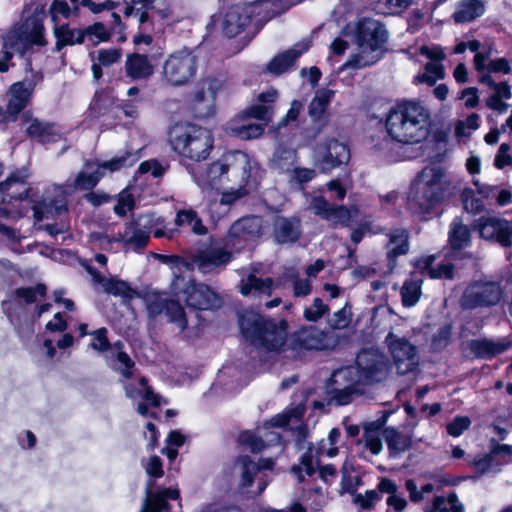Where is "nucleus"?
I'll return each mask as SVG.
<instances>
[{
    "mask_svg": "<svg viewBox=\"0 0 512 512\" xmlns=\"http://www.w3.org/2000/svg\"><path fill=\"white\" fill-rule=\"evenodd\" d=\"M431 127V112L419 101L398 103L386 119L388 134L402 144H417L426 140Z\"/></svg>",
    "mask_w": 512,
    "mask_h": 512,
    "instance_id": "nucleus-1",
    "label": "nucleus"
},
{
    "mask_svg": "<svg viewBox=\"0 0 512 512\" xmlns=\"http://www.w3.org/2000/svg\"><path fill=\"white\" fill-rule=\"evenodd\" d=\"M241 332L253 346L266 351L286 352L288 322L267 319L254 312H245L239 319Z\"/></svg>",
    "mask_w": 512,
    "mask_h": 512,
    "instance_id": "nucleus-2",
    "label": "nucleus"
},
{
    "mask_svg": "<svg viewBox=\"0 0 512 512\" xmlns=\"http://www.w3.org/2000/svg\"><path fill=\"white\" fill-rule=\"evenodd\" d=\"M389 33L385 25L373 18H362L356 24L354 33L357 52L353 53L345 67L361 69L378 62L383 56Z\"/></svg>",
    "mask_w": 512,
    "mask_h": 512,
    "instance_id": "nucleus-3",
    "label": "nucleus"
},
{
    "mask_svg": "<svg viewBox=\"0 0 512 512\" xmlns=\"http://www.w3.org/2000/svg\"><path fill=\"white\" fill-rule=\"evenodd\" d=\"M449 181L442 168L425 167L414 181L408 197V207L416 214H426L444 200Z\"/></svg>",
    "mask_w": 512,
    "mask_h": 512,
    "instance_id": "nucleus-4",
    "label": "nucleus"
},
{
    "mask_svg": "<svg viewBox=\"0 0 512 512\" xmlns=\"http://www.w3.org/2000/svg\"><path fill=\"white\" fill-rule=\"evenodd\" d=\"M249 176L250 161L248 155L241 151L226 153L204 171L193 175L195 182L202 188H214L223 178L240 184L246 183Z\"/></svg>",
    "mask_w": 512,
    "mask_h": 512,
    "instance_id": "nucleus-5",
    "label": "nucleus"
},
{
    "mask_svg": "<svg viewBox=\"0 0 512 512\" xmlns=\"http://www.w3.org/2000/svg\"><path fill=\"white\" fill-rule=\"evenodd\" d=\"M173 275L171 291L175 296L183 294L189 307L209 310L220 306V298L210 287L202 283H195L188 262L177 260L173 267Z\"/></svg>",
    "mask_w": 512,
    "mask_h": 512,
    "instance_id": "nucleus-6",
    "label": "nucleus"
},
{
    "mask_svg": "<svg viewBox=\"0 0 512 512\" xmlns=\"http://www.w3.org/2000/svg\"><path fill=\"white\" fill-rule=\"evenodd\" d=\"M168 135L173 150L192 161L205 160L213 148L211 132L196 125L175 124L170 128Z\"/></svg>",
    "mask_w": 512,
    "mask_h": 512,
    "instance_id": "nucleus-7",
    "label": "nucleus"
},
{
    "mask_svg": "<svg viewBox=\"0 0 512 512\" xmlns=\"http://www.w3.org/2000/svg\"><path fill=\"white\" fill-rule=\"evenodd\" d=\"M200 65L198 48L182 47L170 53L161 66V81L171 88H181L193 83Z\"/></svg>",
    "mask_w": 512,
    "mask_h": 512,
    "instance_id": "nucleus-8",
    "label": "nucleus"
},
{
    "mask_svg": "<svg viewBox=\"0 0 512 512\" xmlns=\"http://www.w3.org/2000/svg\"><path fill=\"white\" fill-rule=\"evenodd\" d=\"M270 0L246 1L235 3L214 17L224 35L235 37L240 34L251 22L253 15H260L262 12L271 13L267 18L274 16L275 11L271 9Z\"/></svg>",
    "mask_w": 512,
    "mask_h": 512,
    "instance_id": "nucleus-9",
    "label": "nucleus"
},
{
    "mask_svg": "<svg viewBox=\"0 0 512 512\" xmlns=\"http://www.w3.org/2000/svg\"><path fill=\"white\" fill-rule=\"evenodd\" d=\"M152 232L157 238L167 237L168 239H172L176 234L175 229L165 230V219L163 217L148 213L126 224L123 233H119L114 240L122 241L125 246L141 249L147 245Z\"/></svg>",
    "mask_w": 512,
    "mask_h": 512,
    "instance_id": "nucleus-10",
    "label": "nucleus"
},
{
    "mask_svg": "<svg viewBox=\"0 0 512 512\" xmlns=\"http://www.w3.org/2000/svg\"><path fill=\"white\" fill-rule=\"evenodd\" d=\"M355 372V378L363 386L373 385L386 380L391 364L388 357L379 349H362L356 357L355 366H350Z\"/></svg>",
    "mask_w": 512,
    "mask_h": 512,
    "instance_id": "nucleus-11",
    "label": "nucleus"
},
{
    "mask_svg": "<svg viewBox=\"0 0 512 512\" xmlns=\"http://www.w3.org/2000/svg\"><path fill=\"white\" fill-rule=\"evenodd\" d=\"M138 159L137 153L126 151L111 160L101 163L98 161H86L83 170L78 173L74 180V188L91 190L104 176V170L115 172L122 168L133 166Z\"/></svg>",
    "mask_w": 512,
    "mask_h": 512,
    "instance_id": "nucleus-12",
    "label": "nucleus"
},
{
    "mask_svg": "<svg viewBox=\"0 0 512 512\" xmlns=\"http://www.w3.org/2000/svg\"><path fill=\"white\" fill-rule=\"evenodd\" d=\"M44 26L36 18L27 19L23 24L15 26L4 37L3 48L14 53H25L33 45H46Z\"/></svg>",
    "mask_w": 512,
    "mask_h": 512,
    "instance_id": "nucleus-13",
    "label": "nucleus"
},
{
    "mask_svg": "<svg viewBox=\"0 0 512 512\" xmlns=\"http://www.w3.org/2000/svg\"><path fill=\"white\" fill-rule=\"evenodd\" d=\"M503 290L494 281H474L464 290L460 298V306L464 310L485 309L499 304Z\"/></svg>",
    "mask_w": 512,
    "mask_h": 512,
    "instance_id": "nucleus-14",
    "label": "nucleus"
},
{
    "mask_svg": "<svg viewBox=\"0 0 512 512\" xmlns=\"http://www.w3.org/2000/svg\"><path fill=\"white\" fill-rule=\"evenodd\" d=\"M385 343L399 374L412 372L419 363L418 349L402 332L393 327L385 337Z\"/></svg>",
    "mask_w": 512,
    "mask_h": 512,
    "instance_id": "nucleus-15",
    "label": "nucleus"
},
{
    "mask_svg": "<svg viewBox=\"0 0 512 512\" xmlns=\"http://www.w3.org/2000/svg\"><path fill=\"white\" fill-rule=\"evenodd\" d=\"M147 312L150 317L165 313L168 320L177 325L180 331H184L187 327V319L183 307L179 302L169 299L165 293L147 292L144 296Z\"/></svg>",
    "mask_w": 512,
    "mask_h": 512,
    "instance_id": "nucleus-16",
    "label": "nucleus"
},
{
    "mask_svg": "<svg viewBox=\"0 0 512 512\" xmlns=\"http://www.w3.org/2000/svg\"><path fill=\"white\" fill-rule=\"evenodd\" d=\"M124 9L126 17L134 16L140 25L152 23L155 17L169 18L172 13L171 0H130Z\"/></svg>",
    "mask_w": 512,
    "mask_h": 512,
    "instance_id": "nucleus-17",
    "label": "nucleus"
},
{
    "mask_svg": "<svg viewBox=\"0 0 512 512\" xmlns=\"http://www.w3.org/2000/svg\"><path fill=\"white\" fill-rule=\"evenodd\" d=\"M356 372L351 367L336 370L332 375L334 389L332 400L337 405H347L363 394V385L355 378Z\"/></svg>",
    "mask_w": 512,
    "mask_h": 512,
    "instance_id": "nucleus-18",
    "label": "nucleus"
},
{
    "mask_svg": "<svg viewBox=\"0 0 512 512\" xmlns=\"http://www.w3.org/2000/svg\"><path fill=\"white\" fill-rule=\"evenodd\" d=\"M42 80V75L38 72H32L22 81L11 85L8 91V103L6 114L15 120L17 115L28 105L35 87Z\"/></svg>",
    "mask_w": 512,
    "mask_h": 512,
    "instance_id": "nucleus-19",
    "label": "nucleus"
},
{
    "mask_svg": "<svg viewBox=\"0 0 512 512\" xmlns=\"http://www.w3.org/2000/svg\"><path fill=\"white\" fill-rule=\"evenodd\" d=\"M325 347V333L315 326H308L299 329L288 338L285 351L296 357L302 350H321Z\"/></svg>",
    "mask_w": 512,
    "mask_h": 512,
    "instance_id": "nucleus-20",
    "label": "nucleus"
},
{
    "mask_svg": "<svg viewBox=\"0 0 512 512\" xmlns=\"http://www.w3.org/2000/svg\"><path fill=\"white\" fill-rule=\"evenodd\" d=\"M232 259L231 251L224 247L212 246L198 251L188 263L191 272L196 267L202 273L219 272Z\"/></svg>",
    "mask_w": 512,
    "mask_h": 512,
    "instance_id": "nucleus-21",
    "label": "nucleus"
},
{
    "mask_svg": "<svg viewBox=\"0 0 512 512\" xmlns=\"http://www.w3.org/2000/svg\"><path fill=\"white\" fill-rule=\"evenodd\" d=\"M349 158L350 151L348 147L335 139L320 145L316 150V161L323 172L346 164Z\"/></svg>",
    "mask_w": 512,
    "mask_h": 512,
    "instance_id": "nucleus-22",
    "label": "nucleus"
},
{
    "mask_svg": "<svg viewBox=\"0 0 512 512\" xmlns=\"http://www.w3.org/2000/svg\"><path fill=\"white\" fill-rule=\"evenodd\" d=\"M475 227L478 229L481 237L485 239H496L503 246L512 244V223L498 217L483 216L480 217Z\"/></svg>",
    "mask_w": 512,
    "mask_h": 512,
    "instance_id": "nucleus-23",
    "label": "nucleus"
},
{
    "mask_svg": "<svg viewBox=\"0 0 512 512\" xmlns=\"http://www.w3.org/2000/svg\"><path fill=\"white\" fill-rule=\"evenodd\" d=\"M29 178L28 170L23 169L11 174L0 183V196L3 203L22 201L28 197L31 190L26 180Z\"/></svg>",
    "mask_w": 512,
    "mask_h": 512,
    "instance_id": "nucleus-24",
    "label": "nucleus"
},
{
    "mask_svg": "<svg viewBox=\"0 0 512 512\" xmlns=\"http://www.w3.org/2000/svg\"><path fill=\"white\" fill-rule=\"evenodd\" d=\"M262 233V219L257 216L245 217L237 220L230 227L227 243L235 247L241 241H247L260 236Z\"/></svg>",
    "mask_w": 512,
    "mask_h": 512,
    "instance_id": "nucleus-25",
    "label": "nucleus"
},
{
    "mask_svg": "<svg viewBox=\"0 0 512 512\" xmlns=\"http://www.w3.org/2000/svg\"><path fill=\"white\" fill-rule=\"evenodd\" d=\"M221 88V81L215 77L209 76L203 78L195 92L194 102L198 110L203 108L201 116H209L213 114L215 108V99Z\"/></svg>",
    "mask_w": 512,
    "mask_h": 512,
    "instance_id": "nucleus-26",
    "label": "nucleus"
},
{
    "mask_svg": "<svg viewBox=\"0 0 512 512\" xmlns=\"http://www.w3.org/2000/svg\"><path fill=\"white\" fill-rule=\"evenodd\" d=\"M275 282L272 278H262L258 276V269L251 267L246 277H242L238 285L239 291L243 296H270L275 288Z\"/></svg>",
    "mask_w": 512,
    "mask_h": 512,
    "instance_id": "nucleus-27",
    "label": "nucleus"
},
{
    "mask_svg": "<svg viewBox=\"0 0 512 512\" xmlns=\"http://www.w3.org/2000/svg\"><path fill=\"white\" fill-rule=\"evenodd\" d=\"M298 449H307L301 456L300 463L291 468V472L297 477L300 483L305 481V477L311 478L315 475V463L312 447L305 441L304 430L299 431V437L296 441Z\"/></svg>",
    "mask_w": 512,
    "mask_h": 512,
    "instance_id": "nucleus-28",
    "label": "nucleus"
},
{
    "mask_svg": "<svg viewBox=\"0 0 512 512\" xmlns=\"http://www.w3.org/2000/svg\"><path fill=\"white\" fill-rule=\"evenodd\" d=\"M125 73L132 80L148 79L154 73V65L147 55L132 53L126 57Z\"/></svg>",
    "mask_w": 512,
    "mask_h": 512,
    "instance_id": "nucleus-29",
    "label": "nucleus"
},
{
    "mask_svg": "<svg viewBox=\"0 0 512 512\" xmlns=\"http://www.w3.org/2000/svg\"><path fill=\"white\" fill-rule=\"evenodd\" d=\"M310 45L311 42L309 40L297 43L292 49L274 57L268 64V70L274 74H281L287 71L292 67L296 59L309 49Z\"/></svg>",
    "mask_w": 512,
    "mask_h": 512,
    "instance_id": "nucleus-30",
    "label": "nucleus"
},
{
    "mask_svg": "<svg viewBox=\"0 0 512 512\" xmlns=\"http://www.w3.org/2000/svg\"><path fill=\"white\" fill-rule=\"evenodd\" d=\"M386 244V254L389 266L393 269L399 256L407 254L409 250V235L405 229L392 230Z\"/></svg>",
    "mask_w": 512,
    "mask_h": 512,
    "instance_id": "nucleus-31",
    "label": "nucleus"
},
{
    "mask_svg": "<svg viewBox=\"0 0 512 512\" xmlns=\"http://www.w3.org/2000/svg\"><path fill=\"white\" fill-rule=\"evenodd\" d=\"M274 237L280 244L293 243L300 237V221L296 218L277 217L273 224Z\"/></svg>",
    "mask_w": 512,
    "mask_h": 512,
    "instance_id": "nucleus-32",
    "label": "nucleus"
},
{
    "mask_svg": "<svg viewBox=\"0 0 512 512\" xmlns=\"http://www.w3.org/2000/svg\"><path fill=\"white\" fill-rule=\"evenodd\" d=\"M87 270L91 274L94 283L100 285L105 293L125 298L132 297L133 290L125 281L115 278H106L91 267H88Z\"/></svg>",
    "mask_w": 512,
    "mask_h": 512,
    "instance_id": "nucleus-33",
    "label": "nucleus"
},
{
    "mask_svg": "<svg viewBox=\"0 0 512 512\" xmlns=\"http://www.w3.org/2000/svg\"><path fill=\"white\" fill-rule=\"evenodd\" d=\"M335 92L331 89H319L309 104V116L312 121L325 123L328 114L327 108L334 97Z\"/></svg>",
    "mask_w": 512,
    "mask_h": 512,
    "instance_id": "nucleus-34",
    "label": "nucleus"
},
{
    "mask_svg": "<svg viewBox=\"0 0 512 512\" xmlns=\"http://www.w3.org/2000/svg\"><path fill=\"white\" fill-rule=\"evenodd\" d=\"M468 346L476 357L489 359L506 351L510 344L505 341H494L484 338L471 340Z\"/></svg>",
    "mask_w": 512,
    "mask_h": 512,
    "instance_id": "nucleus-35",
    "label": "nucleus"
},
{
    "mask_svg": "<svg viewBox=\"0 0 512 512\" xmlns=\"http://www.w3.org/2000/svg\"><path fill=\"white\" fill-rule=\"evenodd\" d=\"M485 7L480 0H463L457 3L456 9L452 15L455 23L462 24L475 20L482 16Z\"/></svg>",
    "mask_w": 512,
    "mask_h": 512,
    "instance_id": "nucleus-36",
    "label": "nucleus"
},
{
    "mask_svg": "<svg viewBox=\"0 0 512 512\" xmlns=\"http://www.w3.org/2000/svg\"><path fill=\"white\" fill-rule=\"evenodd\" d=\"M147 497L141 512H162L168 510L167 499H178L179 491L176 489H163L152 493L151 488L146 491Z\"/></svg>",
    "mask_w": 512,
    "mask_h": 512,
    "instance_id": "nucleus-37",
    "label": "nucleus"
},
{
    "mask_svg": "<svg viewBox=\"0 0 512 512\" xmlns=\"http://www.w3.org/2000/svg\"><path fill=\"white\" fill-rule=\"evenodd\" d=\"M53 33L56 38V51H60L65 46L82 44L84 42L83 29L71 28L68 24L55 25Z\"/></svg>",
    "mask_w": 512,
    "mask_h": 512,
    "instance_id": "nucleus-38",
    "label": "nucleus"
},
{
    "mask_svg": "<svg viewBox=\"0 0 512 512\" xmlns=\"http://www.w3.org/2000/svg\"><path fill=\"white\" fill-rule=\"evenodd\" d=\"M26 132L31 138L37 139L41 143H51L61 139V133L54 125L37 119L31 121Z\"/></svg>",
    "mask_w": 512,
    "mask_h": 512,
    "instance_id": "nucleus-39",
    "label": "nucleus"
},
{
    "mask_svg": "<svg viewBox=\"0 0 512 512\" xmlns=\"http://www.w3.org/2000/svg\"><path fill=\"white\" fill-rule=\"evenodd\" d=\"M124 389L128 398H142L153 406H158L160 404V397L152 391L151 387L147 383V379L144 377H141L138 380L137 385L134 383H125Z\"/></svg>",
    "mask_w": 512,
    "mask_h": 512,
    "instance_id": "nucleus-40",
    "label": "nucleus"
},
{
    "mask_svg": "<svg viewBox=\"0 0 512 512\" xmlns=\"http://www.w3.org/2000/svg\"><path fill=\"white\" fill-rule=\"evenodd\" d=\"M385 420H377L366 423L364 425V433L361 443L367 448L372 454L378 455L382 449V441L380 439V430L384 425Z\"/></svg>",
    "mask_w": 512,
    "mask_h": 512,
    "instance_id": "nucleus-41",
    "label": "nucleus"
},
{
    "mask_svg": "<svg viewBox=\"0 0 512 512\" xmlns=\"http://www.w3.org/2000/svg\"><path fill=\"white\" fill-rule=\"evenodd\" d=\"M122 57V49L121 48H109V49H100L97 52L96 61L92 64V73L93 78L95 80H99L103 73L102 67L108 68L115 63H118Z\"/></svg>",
    "mask_w": 512,
    "mask_h": 512,
    "instance_id": "nucleus-42",
    "label": "nucleus"
},
{
    "mask_svg": "<svg viewBox=\"0 0 512 512\" xmlns=\"http://www.w3.org/2000/svg\"><path fill=\"white\" fill-rule=\"evenodd\" d=\"M177 227H190L191 231L199 236L207 234V228L203 224L197 212L193 209H181L177 211L175 217Z\"/></svg>",
    "mask_w": 512,
    "mask_h": 512,
    "instance_id": "nucleus-43",
    "label": "nucleus"
},
{
    "mask_svg": "<svg viewBox=\"0 0 512 512\" xmlns=\"http://www.w3.org/2000/svg\"><path fill=\"white\" fill-rule=\"evenodd\" d=\"M448 241L452 249L459 250L470 243V230L459 218H455L450 224Z\"/></svg>",
    "mask_w": 512,
    "mask_h": 512,
    "instance_id": "nucleus-44",
    "label": "nucleus"
},
{
    "mask_svg": "<svg viewBox=\"0 0 512 512\" xmlns=\"http://www.w3.org/2000/svg\"><path fill=\"white\" fill-rule=\"evenodd\" d=\"M423 280L419 277H411L403 283L400 289L401 301L404 307L415 306L422 295Z\"/></svg>",
    "mask_w": 512,
    "mask_h": 512,
    "instance_id": "nucleus-45",
    "label": "nucleus"
},
{
    "mask_svg": "<svg viewBox=\"0 0 512 512\" xmlns=\"http://www.w3.org/2000/svg\"><path fill=\"white\" fill-rule=\"evenodd\" d=\"M383 436L391 454L404 452L411 446V437L399 432L395 428H386L383 432Z\"/></svg>",
    "mask_w": 512,
    "mask_h": 512,
    "instance_id": "nucleus-46",
    "label": "nucleus"
},
{
    "mask_svg": "<svg viewBox=\"0 0 512 512\" xmlns=\"http://www.w3.org/2000/svg\"><path fill=\"white\" fill-rule=\"evenodd\" d=\"M236 466L240 470V486L242 488L250 487L254 477L260 472V465L251 460L249 456H240L236 460Z\"/></svg>",
    "mask_w": 512,
    "mask_h": 512,
    "instance_id": "nucleus-47",
    "label": "nucleus"
},
{
    "mask_svg": "<svg viewBox=\"0 0 512 512\" xmlns=\"http://www.w3.org/2000/svg\"><path fill=\"white\" fill-rule=\"evenodd\" d=\"M228 130L231 135L241 140H251L258 138L263 134L264 125L255 123L239 124L234 121L229 124Z\"/></svg>",
    "mask_w": 512,
    "mask_h": 512,
    "instance_id": "nucleus-48",
    "label": "nucleus"
},
{
    "mask_svg": "<svg viewBox=\"0 0 512 512\" xmlns=\"http://www.w3.org/2000/svg\"><path fill=\"white\" fill-rule=\"evenodd\" d=\"M34 218L37 221H42L65 211V205L62 201H49L46 200L36 202L33 207Z\"/></svg>",
    "mask_w": 512,
    "mask_h": 512,
    "instance_id": "nucleus-49",
    "label": "nucleus"
},
{
    "mask_svg": "<svg viewBox=\"0 0 512 512\" xmlns=\"http://www.w3.org/2000/svg\"><path fill=\"white\" fill-rule=\"evenodd\" d=\"M464 507L459 502L455 493L449 494L447 498L437 496L434 498L432 509L430 512H463Z\"/></svg>",
    "mask_w": 512,
    "mask_h": 512,
    "instance_id": "nucleus-50",
    "label": "nucleus"
},
{
    "mask_svg": "<svg viewBox=\"0 0 512 512\" xmlns=\"http://www.w3.org/2000/svg\"><path fill=\"white\" fill-rule=\"evenodd\" d=\"M283 279L292 281L293 295L295 297H306L312 291L310 280L299 278L298 273L294 269H288L283 274Z\"/></svg>",
    "mask_w": 512,
    "mask_h": 512,
    "instance_id": "nucleus-51",
    "label": "nucleus"
},
{
    "mask_svg": "<svg viewBox=\"0 0 512 512\" xmlns=\"http://www.w3.org/2000/svg\"><path fill=\"white\" fill-rule=\"evenodd\" d=\"M445 76L444 67L439 62H429L425 65V71L415 77V81L433 86Z\"/></svg>",
    "mask_w": 512,
    "mask_h": 512,
    "instance_id": "nucleus-52",
    "label": "nucleus"
},
{
    "mask_svg": "<svg viewBox=\"0 0 512 512\" xmlns=\"http://www.w3.org/2000/svg\"><path fill=\"white\" fill-rule=\"evenodd\" d=\"M49 14L54 23L59 21L60 17L68 19L72 15L79 14V6L70 7L64 0H54L49 8Z\"/></svg>",
    "mask_w": 512,
    "mask_h": 512,
    "instance_id": "nucleus-53",
    "label": "nucleus"
},
{
    "mask_svg": "<svg viewBox=\"0 0 512 512\" xmlns=\"http://www.w3.org/2000/svg\"><path fill=\"white\" fill-rule=\"evenodd\" d=\"M352 211L345 206L331 205L324 220L334 225L349 226Z\"/></svg>",
    "mask_w": 512,
    "mask_h": 512,
    "instance_id": "nucleus-54",
    "label": "nucleus"
},
{
    "mask_svg": "<svg viewBox=\"0 0 512 512\" xmlns=\"http://www.w3.org/2000/svg\"><path fill=\"white\" fill-rule=\"evenodd\" d=\"M305 413V406L298 404L293 408L288 409L283 414L276 415L271 419L272 426L282 427L288 425L293 419L300 421Z\"/></svg>",
    "mask_w": 512,
    "mask_h": 512,
    "instance_id": "nucleus-55",
    "label": "nucleus"
},
{
    "mask_svg": "<svg viewBox=\"0 0 512 512\" xmlns=\"http://www.w3.org/2000/svg\"><path fill=\"white\" fill-rule=\"evenodd\" d=\"M452 338V325L441 326L432 336L431 345L434 350H442L449 345Z\"/></svg>",
    "mask_w": 512,
    "mask_h": 512,
    "instance_id": "nucleus-56",
    "label": "nucleus"
},
{
    "mask_svg": "<svg viewBox=\"0 0 512 512\" xmlns=\"http://www.w3.org/2000/svg\"><path fill=\"white\" fill-rule=\"evenodd\" d=\"M84 38L88 37L90 41L96 40L95 43L106 42L110 39L111 34L102 22H96L83 29Z\"/></svg>",
    "mask_w": 512,
    "mask_h": 512,
    "instance_id": "nucleus-57",
    "label": "nucleus"
},
{
    "mask_svg": "<svg viewBox=\"0 0 512 512\" xmlns=\"http://www.w3.org/2000/svg\"><path fill=\"white\" fill-rule=\"evenodd\" d=\"M434 260V256H428L425 260V268L428 270L429 275L432 278L452 279L454 276V266L450 263H445L439 265L436 269H434L431 267Z\"/></svg>",
    "mask_w": 512,
    "mask_h": 512,
    "instance_id": "nucleus-58",
    "label": "nucleus"
},
{
    "mask_svg": "<svg viewBox=\"0 0 512 512\" xmlns=\"http://www.w3.org/2000/svg\"><path fill=\"white\" fill-rule=\"evenodd\" d=\"M464 209L472 214H478L484 209L483 202L475 196L472 189H464L461 193Z\"/></svg>",
    "mask_w": 512,
    "mask_h": 512,
    "instance_id": "nucleus-59",
    "label": "nucleus"
},
{
    "mask_svg": "<svg viewBox=\"0 0 512 512\" xmlns=\"http://www.w3.org/2000/svg\"><path fill=\"white\" fill-rule=\"evenodd\" d=\"M273 115L272 105L257 104L249 107L244 114L243 118H255L265 123L269 122Z\"/></svg>",
    "mask_w": 512,
    "mask_h": 512,
    "instance_id": "nucleus-60",
    "label": "nucleus"
},
{
    "mask_svg": "<svg viewBox=\"0 0 512 512\" xmlns=\"http://www.w3.org/2000/svg\"><path fill=\"white\" fill-rule=\"evenodd\" d=\"M411 0H378L377 8L384 14H397L410 6Z\"/></svg>",
    "mask_w": 512,
    "mask_h": 512,
    "instance_id": "nucleus-61",
    "label": "nucleus"
},
{
    "mask_svg": "<svg viewBox=\"0 0 512 512\" xmlns=\"http://www.w3.org/2000/svg\"><path fill=\"white\" fill-rule=\"evenodd\" d=\"M351 317V308L346 304L343 308L336 311L328 322L333 329H344L350 324Z\"/></svg>",
    "mask_w": 512,
    "mask_h": 512,
    "instance_id": "nucleus-62",
    "label": "nucleus"
},
{
    "mask_svg": "<svg viewBox=\"0 0 512 512\" xmlns=\"http://www.w3.org/2000/svg\"><path fill=\"white\" fill-rule=\"evenodd\" d=\"M328 311V306L320 298H315L311 306L305 308L304 318L307 321L316 322Z\"/></svg>",
    "mask_w": 512,
    "mask_h": 512,
    "instance_id": "nucleus-63",
    "label": "nucleus"
},
{
    "mask_svg": "<svg viewBox=\"0 0 512 512\" xmlns=\"http://www.w3.org/2000/svg\"><path fill=\"white\" fill-rule=\"evenodd\" d=\"M330 206L331 204L320 195L312 196L308 202V209L322 219H325L327 216Z\"/></svg>",
    "mask_w": 512,
    "mask_h": 512,
    "instance_id": "nucleus-64",
    "label": "nucleus"
}]
</instances>
